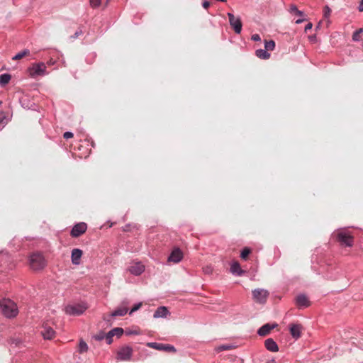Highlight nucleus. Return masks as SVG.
Returning a JSON list of instances; mask_svg holds the SVG:
<instances>
[{
    "mask_svg": "<svg viewBox=\"0 0 363 363\" xmlns=\"http://www.w3.org/2000/svg\"><path fill=\"white\" fill-rule=\"evenodd\" d=\"M294 15L298 16L299 17H303L304 13L303 11L298 10Z\"/></svg>",
    "mask_w": 363,
    "mask_h": 363,
    "instance_id": "43",
    "label": "nucleus"
},
{
    "mask_svg": "<svg viewBox=\"0 0 363 363\" xmlns=\"http://www.w3.org/2000/svg\"><path fill=\"white\" fill-rule=\"evenodd\" d=\"M89 3L92 8H97L101 4V0H90Z\"/></svg>",
    "mask_w": 363,
    "mask_h": 363,
    "instance_id": "32",
    "label": "nucleus"
},
{
    "mask_svg": "<svg viewBox=\"0 0 363 363\" xmlns=\"http://www.w3.org/2000/svg\"><path fill=\"white\" fill-rule=\"evenodd\" d=\"M230 25L233 28L237 34H240L242 30V22L239 17H235L231 13H228Z\"/></svg>",
    "mask_w": 363,
    "mask_h": 363,
    "instance_id": "8",
    "label": "nucleus"
},
{
    "mask_svg": "<svg viewBox=\"0 0 363 363\" xmlns=\"http://www.w3.org/2000/svg\"><path fill=\"white\" fill-rule=\"evenodd\" d=\"M320 23H318V25L317 26V28H319V26H320Z\"/></svg>",
    "mask_w": 363,
    "mask_h": 363,
    "instance_id": "51",
    "label": "nucleus"
},
{
    "mask_svg": "<svg viewBox=\"0 0 363 363\" xmlns=\"http://www.w3.org/2000/svg\"><path fill=\"white\" fill-rule=\"evenodd\" d=\"M128 313L127 307H119L113 311L111 314V317L123 316Z\"/></svg>",
    "mask_w": 363,
    "mask_h": 363,
    "instance_id": "22",
    "label": "nucleus"
},
{
    "mask_svg": "<svg viewBox=\"0 0 363 363\" xmlns=\"http://www.w3.org/2000/svg\"><path fill=\"white\" fill-rule=\"evenodd\" d=\"M123 329L121 328H115L106 333V343L110 345L113 342V337H120L123 334Z\"/></svg>",
    "mask_w": 363,
    "mask_h": 363,
    "instance_id": "11",
    "label": "nucleus"
},
{
    "mask_svg": "<svg viewBox=\"0 0 363 363\" xmlns=\"http://www.w3.org/2000/svg\"><path fill=\"white\" fill-rule=\"evenodd\" d=\"M86 307L82 304L69 305L65 308V313L71 315H79L82 314Z\"/></svg>",
    "mask_w": 363,
    "mask_h": 363,
    "instance_id": "6",
    "label": "nucleus"
},
{
    "mask_svg": "<svg viewBox=\"0 0 363 363\" xmlns=\"http://www.w3.org/2000/svg\"><path fill=\"white\" fill-rule=\"evenodd\" d=\"M82 255V250L78 248H74L72 250L71 259L72 262L74 265L80 264L81 257Z\"/></svg>",
    "mask_w": 363,
    "mask_h": 363,
    "instance_id": "17",
    "label": "nucleus"
},
{
    "mask_svg": "<svg viewBox=\"0 0 363 363\" xmlns=\"http://www.w3.org/2000/svg\"><path fill=\"white\" fill-rule=\"evenodd\" d=\"M82 34V30L79 29L75 32V33L74 34V35L72 36V38H77Z\"/></svg>",
    "mask_w": 363,
    "mask_h": 363,
    "instance_id": "39",
    "label": "nucleus"
},
{
    "mask_svg": "<svg viewBox=\"0 0 363 363\" xmlns=\"http://www.w3.org/2000/svg\"><path fill=\"white\" fill-rule=\"evenodd\" d=\"M2 121H3V120H2V118L0 116V123H2Z\"/></svg>",
    "mask_w": 363,
    "mask_h": 363,
    "instance_id": "49",
    "label": "nucleus"
},
{
    "mask_svg": "<svg viewBox=\"0 0 363 363\" xmlns=\"http://www.w3.org/2000/svg\"><path fill=\"white\" fill-rule=\"evenodd\" d=\"M129 303L130 301L127 298L123 299L121 302L122 307H127L129 305Z\"/></svg>",
    "mask_w": 363,
    "mask_h": 363,
    "instance_id": "38",
    "label": "nucleus"
},
{
    "mask_svg": "<svg viewBox=\"0 0 363 363\" xmlns=\"http://www.w3.org/2000/svg\"><path fill=\"white\" fill-rule=\"evenodd\" d=\"M252 40L253 41H260L261 38L259 34H254L251 37Z\"/></svg>",
    "mask_w": 363,
    "mask_h": 363,
    "instance_id": "37",
    "label": "nucleus"
},
{
    "mask_svg": "<svg viewBox=\"0 0 363 363\" xmlns=\"http://www.w3.org/2000/svg\"><path fill=\"white\" fill-rule=\"evenodd\" d=\"M353 243V235L348 230L342 229V247L343 246L352 247Z\"/></svg>",
    "mask_w": 363,
    "mask_h": 363,
    "instance_id": "10",
    "label": "nucleus"
},
{
    "mask_svg": "<svg viewBox=\"0 0 363 363\" xmlns=\"http://www.w3.org/2000/svg\"><path fill=\"white\" fill-rule=\"evenodd\" d=\"M313 27V24L311 23H308L304 28L305 32H307L308 30H311Z\"/></svg>",
    "mask_w": 363,
    "mask_h": 363,
    "instance_id": "41",
    "label": "nucleus"
},
{
    "mask_svg": "<svg viewBox=\"0 0 363 363\" xmlns=\"http://www.w3.org/2000/svg\"><path fill=\"white\" fill-rule=\"evenodd\" d=\"M128 335H132V334L137 335V334H138V333L136 331H130L128 333Z\"/></svg>",
    "mask_w": 363,
    "mask_h": 363,
    "instance_id": "47",
    "label": "nucleus"
},
{
    "mask_svg": "<svg viewBox=\"0 0 363 363\" xmlns=\"http://www.w3.org/2000/svg\"><path fill=\"white\" fill-rule=\"evenodd\" d=\"M104 320H106V321H110V320H109V319H107V318H104Z\"/></svg>",
    "mask_w": 363,
    "mask_h": 363,
    "instance_id": "50",
    "label": "nucleus"
},
{
    "mask_svg": "<svg viewBox=\"0 0 363 363\" xmlns=\"http://www.w3.org/2000/svg\"><path fill=\"white\" fill-rule=\"evenodd\" d=\"M304 21H305L304 18H298V19H297L296 21V24H300V23H303Z\"/></svg>",
    "mask_w": 363,
    "mask_h": 363,
    "instance_id": "46",
    "label": "nucleus"
},
{
    "mask_svg": "<svg viewBox=\"0 0 363 363\" xmlns=\"http://www.w3.org/2000/svg\"><path fill=\"white\" fill-rule=\"evenodd\" d=\"M333 236L337 242H340V230H336Z\"/></svg>",
    "mask_w": 363,
    "mask_h": 363,
    "instance_id": "35",
    "label": "nucleus"
},
{
    "mask_svg": "<svg viewBox=\"0 0 363 363\" xmlns=\"http://www.w3.org/2000/svg\"><path fill=\"white\" fill-rule=\"evenodd\" d=\"M275 48V42L272 40H265L264 41V48L267 50L272 51L274 50Z\"/></svg>",
    "mask_w": 363,
    "mask_h": 363,
    "instance_id": "26",
    "label": "nucleus"
},
{
    "mask_svg": "<svg viewBox=\"0 0 363 363\" xmlns=\"http://www.w3.org/2000/svg\"><path fill=\"white\" fill-rule=\"evenodd\" d=\"M46 66L43 62L33 64L30 68V76L35 77L45 74Z\"/></svg>",
    "mask_w": 363,
    "mask_h": 363,
    "instance_id": "4",
    "label": "nucleus"
},
{
    "mask_svg": "<svg viewBox=\"0 0 363 363\" xmlns=\"http://www.w3.org/2000/svg\"><path fill=\"white\" fill-rule=\"evenodd\" d=\"M87 350H88L87 344L83 340H81L79 341V352L84 353V352H87Z\"/></svg>",
    "mask_w": 363,
    "mask_h": 363,
    "instance_id": "27",
    "label": "nucleus"
},
{
    "mask_svg": "<svg viewBox=\"0 0 363 363\" xmlns=\"http://www.w3.org/2000/svg\"><path fill=\"white\" fill-rule=\"evenodd\" d=\"M298 11V9H297L296 6L294 5V4H291L290 6V9H289V12L292 14H295L297 11Z\"/></svg>",
    "mask_w": 363,
    "mask_h": 363,
    "instance_id": "34",
    "label": "nucleus"
},
{
    "mask_svg": "<svg viewBox=\"0 0 363 363\" xmlns=\"http://www.w3.org/2000/svg\"><path fill=\"white\" fill-rule=\"evenodd\" d=\"M93 338L97 341H101L104 339L106 340V334L103 331H100L99 333L94 335Z\"/></svg>",
    "mask_w": 363,
    "mask_h": 363,
    "instance_id": "29",
    "label": "nucleus"
},
{
    "mask_svg": "<svg viewBox=\"0 0 363 363\" xmlns=\"http://www.w3.org/2000/svg\"><path fill=\"white\" fill-rule=\"evenodd\" d=\"M202 6L204 9H207L210 6V2L208 1H204L202 4Z\"/></svg>",
    "mask_w": 363,
    "mask_h": 363,
    "instance_id": "42",
    "label": "nucleus"
},
{
    "mask_svg": "<svg viewBox=\"0 0 363 363\" xmlns=\"http://www.w3.org/2000/svg\"><path fill=\"white\" fill-rule=\"evenodd\" d=\"M231 348L230 345H224L220 347V350H228Z\"/></svg>",
    "mask_w": 363,
    "mask_h": 363,
    "instance_id": "40",
    "label": "nucleus"
},
{
    "mask_svg": "<svg viewBox=\"0 0 363 363\" xmlns=\"http://www.w3.org/2000/svg\"><path fill=\"white\" fill-rule=\"evenodd\" d=\"M267 363H276V362L274 359H272L268 361Z\"/></svg>",
    "mask_w": 363,
    "mask_h": 363,
    "instance_id": "48",
    "label": "nucleus"
},
{
    "mask_svg": "<svg viewBox=\"0 0 363 363\" xmlns=\"http://www.w3.org/2000/svg\"><path fill=\"white\" fill-rule=\"evenodd\" d=\"M252 294L253 300L260 304L265 303L269 295V291L264 289H255L252 290Z\"/></svg>",
    "mask_w": 363,
    "mask_h": 363,
    "instance_id": "3",
    "label": "nucleus"
},
{
    "mask_svg": "<svg viewBox=\"0 0 363 363\" xmlns=\"http://www.w3.org/2000/svg\"><path fill=\"white\" fill-rule=\"evenodd\" d=\"M30 54V51L28 49H25L22 50L21 52L17 53L15 56L12 57L13 60H17L23 58L25 56H27Z\"/></svg>",
    "mask_w": 363,
    "mask_h": 363,
    "instance_id": "25",
    "label": "nucleus"
},
{
    "mask_svg": "<svg viewBox=\"0 0 363 363\" xmlns=\"http://www.w3.org/2000/svg\"><path fill=\"white\" fill-rule=\"evenodd\" d=\"M30 267L33 270H40L46 265L43 255L40 252L33 253L29 258Z\"/></svg>",
    "mask_w": 363,
    "mask_h": 363,
    "instance_id": "2",
    "label": "nucleus"
},
{
    "mask_svg": "<svg viewBox=\"0 0 363 363\" xmlns=\"http://www.w3.org/2000/svg\"><path fill=\"white\" fill-rule=\"evenodd\" d=\"M0 307L2 311V313L9 318H14L17 315L18 313V310L16 304L9 300V299H4L0 301Z\"/></svg>",
    "mask_w": 363,
    "mask_h": 363,
    "instance_id": "1",
    "label": "nucleus"
},
{
    "mask_svg": "<svg viewBox=\"0 0 363 363\" xmlns=\"http://www.w3.org/2000/svg\"><path fill=\"white\" fill-rule=\"evenodd\" d=\"M147 346L155 349L157 350L160 351H165L168 352H175L176 349L174 346L169 345V344H162V343H158V342H148L147 343Z\"/></svg>",
    "mask_w": 363,
    "mask_h": 363,
    "instance_id": "7",
    "label": "nucleus"
},
{
    "mask_svg": "<svg viewBox=\"0 0 363 363\" xmlns=\"http://www.w3.org/2000/svg\"><path fill=\"white\" fill-rule=\"evenodd\" d=\"M251 253V250L249 247H244L243 250L241 251L240 253V257L242 259L246 260L249 255Z\"/></svg>",
    "mask_w": 363,
    "mask_h": 363,
    "instance_id": "28",
    "label": "nucleus"
},
{
    "mask_svg": "<svg viewBox=\"0 0 363 363\" xmlns=\"http://www.w3.org/2000/svg\"><path fill=\"white\" fill-rule=\"evenodd\" d=\"M256 56L262 60H267L270 57V54L267 50L258 49L255 52Z\"/></svg>",
    "mask_w": 363,
    "mask_h": 363,
    "instance_id": "23",
    "label": "nucleus"
},
{
    "mask_svg": "<svg viewBox=\"0 0 363 363\" xmlns=\"http://www.w3.org/2000/svg\"><path fill=\"white\" fill-rule=\"evenodd\" d=\"M230 272L237 276H241L244 274V271L241 269L240 265L238 262H234L230 266Z\"/></svg>",
    "mask_w": 363,
    "mask_h": 363,
    "instance_id": "21",
    "label": "nucleus"
},
{
    "mask_svg": "<svg viewBox=\"0 0 363 363\" xmlns=\"http://www.w3.org/2000/svg\"><path fill=\"white\" fill-rule=\"evenodd\" d=\"M182 257H183V253H182V250L179 248H175L172 250V252L169 255V256L168 257V261L172 262L174 263H178L182 259Z\"/></svg>",
    "mask_w": 363,
    "mask_h": 363,
    "instance_id": "13",
    "label": "nucleus"
},
{
    "mask_svg": "<svg viewBox=\"0 0 363 363\" xmlns=\"http://www.w3.org/2000/svg\"><path fill=\"white\" fill-rule=\"evenodd\" d=\"M330 13H331V10L330 9L328 6H325L323 9V16L325 18H328L330 15Z\"/></svg>",
    "mask_w": 363,
    "mask_h": 363,
    "instance_id": "31",
    "label": "nucleus"
},
{
    "mask_svg": "<svg viewBox=\"0 0 363 363\" xmlns=\"http://www.w3.org/2000/svg\"><path fill=\"white\" fill-rule=\"evenodd\" d=\"M141 306H142V303H138L135 304L134 306L131 308L129 314H132L133 313L139 310Z\"/></svg>",
    "mask_w": 363,
    "mask_h": 363,
    "instance_id": "33",
    "label": "nucleus"
},
{
    "mask_svg": "<svg viewBox=\"0 0 363 363\" xmlns=\"http://www.w3.org/2000/svg\"><path fill=\"white\" fill-rule=\"evenodd\" d=\"M41 334L44 339L51 340L55 337V331L48 323H44L42 326Z\"/></svg>",
    "mask_w": 363,
    "mask_h": 363,
    "instance_id": "12",
    "label": "nucleus"
},
{
    "mask_svg": "<svg viewBox=\"0 0 363 363\" xmlns=\"http://www.w3.org/2000/svg\"><path fill=\"white\" fill-rule=\"evenodd\" d=\"M168 315H169V311L168 308L165 306H160L155 311L153 318H166Z\"/></svg>",
    "mask_w": 363,
    "mask_h": 363,
    "instance_id": "18",
    "label": "nucleus"
},
{
    "mask_svg": "<svg viewBox=\"0 0 363 363\" xmlns=\"http://www.w3.org/2000/svg\"><path fill=\"white\" fill-rule=\"evenodd\" d=\"M359 11H363V0L361 1L359 6Z\"/></svg>",
    "mask_w": 363,
    "mask_h": 363,
    "instance_id": "45",
    "label": "nucleus"
},
{
    "mask_svg": "<svg viewBox=\"0 0 363 363\" xmlns=\"http://www.w3.org/2000/svg\"><path fill=\"white\" fill-rule=\"evenodd\" d=\"M363 33V28H361L357 30L352 35V39L354 41H358L360 38V34Z\"/></svg>",
    "mask_w": 363,
    "mask_h": 363,
    "instance_id": "30",
    "label": "nucleus"
},
{
    "mask_svg": "<svg viewBox=\"0 0 363 363\" xmlns=\"http://www.w3.org/2000/svg\"><path fill=\"white\" fill-rule=\"evenodd\" d=\"M277 326V324L276 323L272 325L269 323H266L259 328V330H257V334L259 336H266L270 333L272 330L275 328Z\"/></svg>",
    "mask_w": 363,
    "mask_h": 363,
    "instance_id": "16",
    "label": "nucleus"
},
{
    "mask_svg": "<svg viewBox=\"0 0 363 363\" xmlns=\"http://www.w3.org/2000/svg\"><path fill=\"white\" fill-rule=\"evenodd\" d=\"M65 139H69L73 137V133L72 132H65L63 135Z\"/></svg>",
    "mask_w": 363,
    "mask_h": 363,
    "instance_id": "36",
    "label": "nucleus"
},
{
    "mask_svg": "<svg viewBox=\"0 0 363 363\" xmlns=\"http://www.w3.org/2000/svg\"><path fill=\"white\" fill-rule=\"evenodd\" d=\"M301 328L302 326L299 324H291L289 328L291 336L295 339L300 337Z\"/></svg>",
    "mask_w": 363,
    "mask_h": 363,
    "instance_id": "20",
    "label": "nucleus"
},
{
    "mask_svg": "<svg viewBox=\"0 0 363 363\" xmlns=\"http://www.w3.org/2000/svg\"><path fill=\"white\" fill-rule=\"evenodd\" d=\"M145 271V266L141 262H135L129 267V272L135 275L139 276Z\"/></svg>",
    "mask_w": 363,
    "mask_h": 363,
    "instance_id": "14",
    "label": "nucleus"
},
{
    "mask_svg": "<svg viewBox=\"0 0 363 363\" xmlns=\"http://www.w3.org/2000/svg\"><path fill=\"white\" fill-rule=\"evenodd\" d=\"M296 304L298 308H306L310 306V301L305 294H299L296 298Z\"/></svg>",
    "mask_w": 363,
    "mask_h": 363,
    "instance_id": "15",
    "label": "nucleus"
},
{
    "mask_svg": "<svg viewBox=\"0 0 363 363\" xmlns=\"http://www.w3.org/2000/svg\"><path fill=\"white\" fill-rule=\"evenodd\" d=\"M266 349L270 352H278L279 347L277 342L272 338H268L264 342Z\"/></svg>",
    "mask_w": 363,
    "mask_h": 363,
    "instance_id": "19",
    "label": "nucleus"
},
{
    "mask_svg": "<svg viewBox=\"0 0 363 363\" xmlns=\"http://www.w3.org/2000/svg\"><path fill=\"white\" fill-rule=\"evenodd\" d=\"M109 0H107V1H108ZM106 4H108V2H106Z\"/></svg>",
    "mask_w": 363,
    "mask_h": 363,
    "instance_id": "52",
    "label": "nucleus"
},
{
    "mask_svg": "<svg viewBox=\"0 0 363 363\" xmlns=\"http://www.w3.org/2000/svg\"><path fill=\"white\" fill-rule=\"evenodd\" d=\"M133 355V349L129 346L120 348L117 352V359L120 361H129Z\"/></svg>",
    "mask_w": 363,
    "mask_h": 363,
    "instance_id": "5",
    "label": "nucleus"
},
{
    "mask_svg": "<svg viewBox=\"0 0 363 363\" xmlns=\"http://www.w3.org/2000/svg\"><path fill=\"white\" fill-rule=\"evenodd\" d=\"M86 229H87V225L85 223L82 222V223H77L72 228V229L70 232V235L73 238H78L81 235L84 233L86 232Z\"/></svg>",
    "mask_w": 363,
    "mask_h": 363,
    "instance_id": "9",
    "label": "nucleus"
},
{
    "mask_svg": "<svg viewBox=\"0 0 363 363\" xmlns=\"http://www.w3.org/2000/svg\"><path fill=\"white\" fill-rule=\"evenodd\" d=\"M11 79V75L9 74H2L0 75V85L1 86L7 84Z\"/></svg>",
    "mask_w": 363,
    "mask_h": 363,
    "instance_id": "24",
    "label": "nucleus"
},
{
    "mask_svg": "<svg viewBox=\"0 0 363 363\" xmlns=\"http://www.w3.org/2000/svg\"><path fill=\"white\" fill-rule=\"evenodd\" d=\"M308 38H309L310 41H311V42H314V41L316 40V36H315V35H310V36L308 37Z\"/></svg>",
    "mask_w": 363,
    "mask_h": 363,
    "instance_id": "44",
    "label": "nucleus"
}]
</instances>
